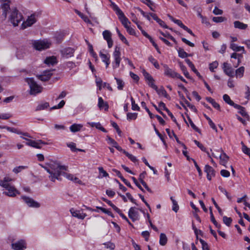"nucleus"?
<instances>
[{"mask_svg": "<svg viewBox=\"0 0 250 250\" xmlns=\"http://www.w3.org/2000/svg\"><path fill=\"white\" fill-rule=\"evenodd\" d=\"M40 166L49 173V179L54 182L56 180H60L61 175H63L69 180L77 183H81L82 181L78 178L74 177L73 175L67 173L65 171L68 169V167L65 165H62L60 163L55 161H50L45 165Z\"/></svg>", "mask_w": 250, "mask_h": 250, "instance_id": "1", "label": "nucleus"}, {"mask_svg": "<svg viewBox=\"0 0 250 250\" xmlns=\"http://www.w3.org/2000/svg\"><path fill=\"white\" fill-rule=\"evenodd\" d=\"M13 180L12 178L8 176L4 177L3 179H0V186L6 190L3 192V194L11 197H15L17 194H20V192L15 186L9 183L10 182Z\"/></svg>", "mask_w": 250, "mask_h": 250, "instance_id": "2", "label": "nucleus"}, {"mask_svg": "<svg viewBox=\"0 0 250 250\" xmlns=\"http://www.w3.org/2000/svg\"><path fill=\"white\" fill-rule=\"evenodd\" d=\"M25 82L27 83L30 87V94L36 95L42 92V87L37 84L33 78H26Z\"/></svg>", "mask_w": 250, "mask_h": 250, "instance_id": "3", "label": "nucleus"}, {"mask_svg": "<svg viewBox=\"0 0 250 250\" xmlns=\"http://www.w3.org/2000/svg\"><path fill=\"white\" fill-rule=\"evenodd\" d=\"M23 16L22 14L16 9H13L10 15L9 20L13 26H18L19 23L22 20Z\"/></svg>", "mask_w": 250, "mask_h": 250, "instance_id": "4", "label": "nucleus"}, {"mask_svg": "<svg viewBox=\"0 0 250 250\" xmlns=\"http://www.w3.org/2000/svg\"><path fill=\"white\" fill-rule=\"evenodd\" d=\"M111 5L113 10L116 12V14L118 16V18L121 21L123 25L125 23H130L128 19L125 16L124 13L119 8V7L114 3H112Z\"/></svg>", "mask_w": 250, "mask_h": 250, "instance_id": "5", "label": "nucleus"}, {"mask_svg": "<svg viewBox=\"0 0 250 250\" xmlns=\"http://www.w3.org/2000/svg\"><path fill=\"white\" fill-rule=\"evenodd\" d=\"M51 44V42L47 41H35L33 42V45L35 49L41 51L49 48Z\"/></svg>", "mask_w": 250, "mask_h": 250, "instance_id": "6", "label": "nucleus"}, {"mask_svg": "<svg viewBox=\"0 0 250 250\" xmlns=\"http://www.w3.org/2000/svg\"><path fill=\"white\" fill-rule=\"evenodd\" d=\"M113 55L114 60L112 62V65L113 68L115 69L119 67L120 62L121 61L120 47L116 46Z\"/></svg>", "mask_w": 250, "mask_h": 250, "instance_id": "7", "label": "nucleus"}, {"mask_svg": "<svg viewBox=\"0 0 250 250\" xmlns=\"http://www.w3.org/2000/svg\"><path fill=\"white\" fill-rule=\"evenodd\" d=\"M21 198L27 204V205L30 208H39L40 207L41 205L38 202L35 201L32 198L26 196H22Z\"/></svg>", "mask_w": 250, "mask_h": 250, "instance_id": "8", "label": "nucleus"}, {"mask_svg": "<svg viewBox=\"0 0 250 250\" xmlns=\"http://www.w3.org/2000/svg\"><path fill=\"white\" fill-rule=\"evenodd\" d=\"M38 17L37 13H34L29 16L25 21H24L21 25V27L25 29L27 27L31 26L37 21L36 17Z\"/></svg>", "mask_w": 250, "mask_h": 250, "instance_id": "9", "label": "nucleus"}, {"mask_svg": "<svg viewBox=\"0 0 250 250\" xmlns=\"http://www.w3.org/2000/svg\"><path fill=\"white\" fill-rule=\"evenodd\" d=\"M138 210V208L135 207H131L129 209L128 217L132 220L133 222H135V221L138 220L139 219L140 216ZM139 210L143 212L142 209H139Z\"/></svg>", "mask_w": 250, "mask_h": 250, "instance_id": "10", "label": "nucleus"}, {"mask_svg": "<svg viewBox=\"0 0 250 250\" xmlns=\"http://www.w3.org/2000/svg\"><path fill=\"white\" fill-rule=\"evenodd\" d=\"M163 67L164 68V75L165 76L173 79L177 78L179 73L170 68L167 64H163Z\"/></svg>", "mask_w": 250, "mask_h": 250, "instance_id": "11", "label": "nucleus"}, {"mask_svg": "<svg viewBox=\"0 0 250 250\" xmlns=\"http://www.w3.org/2000/svg\"><path fill=\"white\" fill-rule=\"evenodd\" d=\"M12 248L14 250H24L26 248V243L24 240H20L11 244Z\"/></svg>", "mask_w": 250, "mask_h": 250, "instance_id": "12", "label": "nucleus"}, {"mask_svg": "<svg viewBox=\"0 0 250 250\" xmlns=\"http://www.w3.org/2000/svg\"><path fill=\"white\" fill-rule=\"evenodd\" d=\"M21 138L27 141V142L26 143V144L27 146H32L35 148H41V144H46V143H44L41 140H39L38 141H33L32 140L27 139L26 138H24V137H21Z\"/></svg>", "mask_w": 250, "mask_h": 250, "instance_id": "13", "label": "nucleus"}, {"mask_svg": "<svg viewBox=\"0 0 250 250\" xmlns=\"http://www.w3.org/2000/svg\"><path fill=\"white\" fill-rule=\"evenodd\" d=\"M104 39L106 41L108 48H111L113 46V41L111 38L112 34L109 30H104L103 32Z\"/></svg>", "mask_w": 250, "mask_h": 250, "instance_id": "14", "label": "nucleus"}, {"mask_svg": "<svg viewBox=\"0 0 250 250\" xmlns=\"http://www.w3.org/2000/svg\"><path fill=\"white\" fill-rule=\"evenodd\" d=\"M52 70H45L42 74L37 76L38 78L42 81L45 82L50 79L52 76Z\"/></svg>", "mask_w": 250, "mask_h": 250, "instance_id": "15", "label": "nucleus"}, {"mask_svg": "<svg viewBox=\"0 0 250 250\" xmlns=\"http://www.w3.org/2000/svg\"><path fill=\"white\" fill-rule=\"evenodd\" d=\"M204 171L207 173V179L209 181L215 175V171L214 169L208 165L205 166Z\"/></svg>", "mask_w": 250, "mask_h": 250, "instance_id": "16", "label": "nucleus"}, {"mask_svg": "<svg viewBox=\"0 0 250 250\" xmlns=\"http://www.w3.org/2000/svg\"><path fill=\"white\" fill-rule=\"evenodd\" d=\"M74 49L71 47H67L61 50V54L62 57L68 58L73 56Z\"/></svg>", "mask_w": 250, "mask_h": 250, "instance_id": "17", "label": "nucleus"}, {"mask_svg": "<svg viewBox=\"0 0 250 250\" xmlns=\"http://www.w3.org/2000/svg\"><path fill=\"white\" fill-rule=\"evenodd\" d=\"M70 211L73 217L78 219H83L86 216L85 213L81 212L80 210H75L73 208H71Z\"/></svg>", "mask_w": 250, "mask_h": 250, "instance_id": "18", "label": "nucleus"}, {"mask_svg": "<svg viewBox=\"0 0 250 250\" xmlns=\"http://www.w3.org/2000/svg\"><path fill=\"white\" fill-rule=\"evenodd\" d=\"M223 69L225 73L229 77L234 76V71L231 66L227 62H224L223 64Z\"/></svg>", "mask_w": 250, "mask_h": 250, "instance_id": "19", "label": "nucleus"}, {"mask_svg": "<svg viewBox=\"0 0 250 250\" xmlns=\"http://www.w3.org/2000/svg\"><path fill=\"white\" fill-rule=\"evenodd\" d=\"M98 106L100 109H104L105 111H107L109 108V105L106 102H104L102 97H99Z\"/></svg>", "mask_w": 250, "mask_h": 250, "instance_id": "20", "label": "nucleus"}, {"mask_svg": "<svg viewBox=\"0 0 250 250\" xmlns=\"http://www.w3.org/2000/svg\"><path fill=\"white\" fill-rule=\"evenodd\" d=\"M99 55L102 61L105 63L106 68H107L110 63V55L104 54L102 51L100 52Z\"/></svg>", "mask_w": 250, "mask_h": 250, "instance_id": "21", "label": "nucleus"}, {"mask_svg": "<svg viewBox=\"0 0 250 250\" xmlns=\"http://www.w3.org/2000/svg\"><path fill=\"white\" fill-rule=\"evenodd\" d=\"M44 62L47 65H54V64H57L58 62L56 57L52 56L47 57L44 60Z\"/></svg>", "mask_w": 250, "mask_h": 250, "instance_id": "22", "label": "nucleus"}, {"mask_svg": "<svg viewBox=\"0 0 250 250\" xmlns=\"http://www.w3.org/2000/svg\"><path fill=\"white\" fill-rule=\"evenodd\" d=\"M230 48L234 51H242V53H246L245 48L243 46H238L236 44H235L234 43H230Z\"/></svg>", "mask_w": 250, "mask_h": 250, "instance_id": "23", "label": "nucleus"}, {"mask_svg": "<svg viewBox=\"0 0 250 250\" xmlns=\"http://www.w3.org/2000/svg\"><path fill=\"white\" fill-rule=\"evenodd\" d=\"M2 13V16L3 17L4 19L6 18L7 12L9 11L10 9L9 4L8 3H3L1 5Z\"/></svg>", "mask_w": 250, "mask_h": 250, "instance_id": "24", "label": "nucleus"}, {"mask_svg": "<svg viewBox=\"0 0 250 250\" xmlns=\"http://www.w3.org/2000/svg\"><path fill=\"white\" fill-rule=\"evenodd\" d=\"M233 23L234 26L235 28L245 30L248 27V25L247 24H245L238 21H235Z\"/></svg>", "mask_w": 250, "mask_h": 250, "instance_id": "25", "label": "nucleus"}, {"mask_svg": "<svg viewBox=\"0 0 250 250\" xmlns=\"http://www.w3.org/2000/svg\"><path fill=\"white\" fill-rule=\"evenodd\" d=\"M187 63L188 64L189 67L191 69V70L198 76L199 78H201L202 76H201L199 72L197 71V70L195 68L194 65L193 63L190 61V60L187 59L185 60Z\"/></svg>", "mask_w": 250, "mask_h": 250, "instance_id": "26", "label": "nucleus"}, {"mask_svg": "<svg viewBox=\"0 0 250 250\" xmlns=\"http://www.w3.org/2000/svg\"><path fill=\"white\" fill-rule=\"evenodd\" d=\"M91 127H95L96 128L101 130L104 132H106V130L103 127L100 123L88 122L87 123Z\"/></svg>", "mask_w": 250, "mask_h": 250, "instance_id": "27", "label": "nucleus"}, {"mask_svg": "<svg viewBox=\"0 0 250 250\" xmlns=\"http://www.w3.org/2000/svg\"><path fill=\"white\" fill-rule=\"evenodd\" d=\"M155 90L158 95L163 96L167 99L170 98L169 96L167 94V91L163 86L159 89L157 87V89H155Z\"/></svg>", "mask_w": 250, "mask_h": 250, "instance_id": "28", "label": "nucleus"}, {"mask_svg": "<svg viewBox=\"0 0 250 250\" xmlns=\"http://www.w3.org/2000/svg\"><path fill=\"white\" fill-rule=\"evenodd\" d=\"M220 164L223 166H225L227 163L229 157L226 155V153L223 152L220 155Z\"/></svg>", "mask_w": 250, "mask_h": 250, "instance_id": "29", "label": "nucleus"}, {"mask_svg": "<svg viewBox=\"0 0 250 250\" xmlns=\"http://www.w3.org/2000/svg\"><path fill=\"white\" fill-rule=\"evenodd\" d=\"M245 67L241 66L235 70V76L236 78H241L244 76Z\"/></svg>", "mask_w": 250, "mask_h": 250, "instance_id": "30", "label": "nucleus"}, {"mask_svg": "<svg viewBox=\"0 0 250 250\" xmlns=\"http://www.w3.org/2000/svg\"><path fill=\"white\" fill-rule=\"evenodd\" d=\"M144 36L149 40V41L152 44L153 46L155 48V49H156L157 52L158 53H160V51L159 49V47H158V45H157V44L154 41L153 39L146 32L144 33Z\"/></svg>", "mask_w": 250, "mask_h": 250, "instance_id": "31", "label": "nucleus"}, {"mask_svg": "<svg viewBox=\"0 0 250 250\" xmlns=\"http://www.w3.org/2000/svg\"><path fill=\"white\" fill-rule=\"evenodd\" d=\"M167 16L171 21H173L175 23L178 25L180 27H181L183 29L185 27L186 25H185L180 20L174 19L172 16H171L170 15H168Z\"/></svg>", "mask_w": 250, "mask_h": 250, "instance_id": "32", "label": "nucleus"}, {"mask_svg": "<svg viewBox=\"0 0 250 250\" xmlns=\"http://www.w3.org/2000/svg\"><path fill=\"white\" fill-rule=\"evenodd\" d=\"M82 127V125L74 124L70 126V130L72 132H76L80 131Z\"/></svg>", "mask_w": 250, "mask_h": 250, "instance_id": "33", "label": "nucleus"}, {"mask_svg": "<svg viewBox=\"0 0 250 250\" xmlns=\"http://www.w3.org/2000/svg\"><path fill=\"white\" fill-rule=\"evenodd\" d=\"M167 238L166 235L161 233L160 235L159 243L161 246H165L167 243Z\"/></svg>", "mask_w": 250, "mask_h": 250, "instance_id": "34", "label": "nucleus"}, {"mask_svg": "<svg viewBox=\"0 0 250 250\" xmlns=\"http://www.w3.org/2000/svg\"><path fill=\"white\" fill-rule=\"evenodd\" d=\"M209 211H210L211 221L213 223V224L215 226V227L216 228L220 229L221 228V225L218 224L217 222V221H216V220L213 216V213H212L211 207L209 208Z\"/></svg>", "mask_w": 250, "mask_h": 250, "instance_id": "35", "label": "nucleus"}, {"mask_svg": "<svg viewBox=\"0 0 250 250\" xmlns=\"http://www.w3.org/2000/svg\"><path fill=\"white\" fill-rule=\"evenodd\" d=\"M115 79L116 80L117 84L118 85L117 88L120 90H123L125 86V83L122 80L118 79L116 77H115Z\"/></svg>", "mask_w": 250, "mask_h": 250, "instance_id": "36", "label": "nucleus"}, {"mask_svg": "<svg viewBox=\"0 0 250 250\" xmlns=\"http://www.w3.org/2000/svg\"><path fill=\"white\" fill-rule=\"evenodd\" d=\"M178 55L180 58H185L190 55L188 54L187 52H186L182 48H179L178 49Z\"/></svg>", "mask_w": 250, "mask_h": 250, "instance_id": "37", "label": "nucleus"}, {"mask_svg": "<svg viewBox=\"0 0 250 250\" xmlns=\"http://www.w3.org/2000/svg\"><path fill=\"white\" fill-rule=\"evenodd\" d=\"M170 200L172 202V210L175 212H177L179 208L178 203L172 196L170 197Z\"/></svg>", "mask_w": 250, "mask_h": 250, "instance_id": "38", "label": "nucleus"}, {"mask_svg": "<svg viewBox=\"0 0 250 250\" xmlns=\"http://www.w3.org/2000/svg\"><path fill=\"white\" fill-rule=\"evenodd\" d=\"M49 106V104L47 102H44L39 104L36 108V110H42L48 108Z\"/></svg>", "mask_w": 250, "mask_h": 250, "instance_id": "39", "label": "nucleus"}, {"mask_svg": "<svg viewBox=\"0 0 250 250\" xmlns=\"http://www.w3.org/2000/svg\"><path fill=\"white\" fill-rule=\"evenodd\" d=\"M148 60L153 64L156 68L159 69L160 66L158 62L154 58H153L152 56H150L148 57Z\"/></svg>", "mask_w": 250, "mask_h": 250, "instance_id": "40", "label": "nucleus"}, {"mask_svg": "<svg viewBox=\"0 0 250 250\" xmlns=\"http://www.w3.org/2000/svg\"><path fill=\"white\" fill-rule=\"evenodd\" d=\"M194 143L203 151L206 152L209 157H210L209 153L207 151V149L204 146L197 140L194 141Z\"/></svg>", "mask_w": 250, "mask_h": 250, "instance_id": "41", "label": "nucleus"}, {"mask_svg": "<svg viewBox=\"0 0 250 250\" xmlns=\"http://www.w3.org/2000/svg\"><path fill=\"white\" fill-rule=\"evenodd\" d=\"M116 31L120 40L122 42H123L125 44H126L127 45H129V42H128L126 38L121 33V32L117 28H116Z\"/></svg>", "mask_w": 250, "mask_h": 250, "instance_id": "42", "label": "nucleus"}, {"mask_svg": "<svg viewBox=\"0 0 250 250\" xmlns=\"http://www.w3.org/2000/svg\"><path fill=\"white\" fill-rule=\"evenodd\" d=\"M124 154L133 163L138 162V160L136 157L129 153L128 152L124 151Z\"/></svg>", "mask_w": 250, "mask_h": 250, "instance_id": "43", "label": "nucleus"}, {"mask_svg": "<svg viewBox=\"0 0 250 250\" xmlns=\"http://www.w3.org/2000/svg\"><path fill=\"white\" fill-rule=\"evenodd\" d=\"M180 68H181V70L183 71L185 77L188 79H190L189 74L188 72V71H187L186 67L185 65H184L183 64H181Z\"/></svg>", "mask_w": 250, "mask_h": 250, "instance_id": "44", "label": "nucleus"}, {"mask_svg": "<svg viewBox=\"0 0 250 250\" xmlns=\"http://www.w3.org/2000/svg\"><path fill=\"white\" fill-rule=\"evenodd\" d=\"M141 105L143 108L145 109L150 118L152 119L154 117V115L152 114V113L150 111L149 109L147 107L146 104L145 102H141Z\"/></svg>", "mask_w": 250, "mask_h": 250, "instance_id": "45", "label": "nucleus"}, {"mask_svg": "<svg viewBox=\"0 0 250 250\" xmlns=\"http://www.w3.org/2000/svg\"><path fill=\"white\" fill-rule=\"evenodd\" d=\"M27 168V167L24 166L17 167L13 169V172H14L15 173L17 174L21 171L22 170L25 169Z\"/></svg>", "mask_w": 250, "mask_h": 250, "instance_id": "46", "label": "nucleus"}, {"mask_svg": "<svg viewBox=\"0 0 250 250\" xmlns=\"http://www.w3.org/2000/svg\"><path fill=\"white\" fill-rule=\"evenodd\" d=\"M224 101L228 104L231 105L233 104V102L230 99L229 96L227 94H224L223 96Z\"/></svg>", "mask_w": 250, "mask_h": 250, "instance_id": "47", "label": "nucleus"}, {"mask_svg": "<svg viewBox=\"0 0 250 250\" xmlns=\"http://www.w3.org/2000/svg\"><path fill=\"white\" fill-rule=\"evenodd\" d=\"M227 20V19L223 17H215L212 18V21L216 23L222 22Z\"/></svg>", "mask_w": 250, "mask_h": 250, "instance_id": "48", "label": "nucleus"}, {"mask_svg": "<svg viewBox=\"0 0 250 250\" xmlns=\"http://www.w3.org/2000/svg\"><path fill=\"white\" fill-rule=\"evenodd\" d=\"M76 13L83 20L86 22H89L90 21L89 19L87 16L84 15L83 13H82L79 11L76 10Z\"/></svg>", "mask_w": 250, "mask_h": 250, "instance_id": "49", "label": "nucleus"}, {"mask_svg": "<svg viewBox=\"0 0 250 250\" xmlns=\"http://www.w3.org/2000/svg\"><path fill=\"white\" fill-rule=\"evenodd\" d=\"M142 73L146 81L153 80L152 77L145 69H143Z\"/></svg>", "mask_w": 250, "mask_h": 250, "instance_id": "50", "label": "nucleus"}, {"mask_svg": "<svg viewBox=\"0 0 250 250\" xmlns=\"http://www.w3.org/2000/svg\"><path fill=\"white\" fill-rule=\"evenodd\" d=\"M239 113L243 117H245L246 118H247L248 120H249V114L247 113V112L246 111V110H245V107H243L242 106V108H241L239 111Z\"/></svg>", "mask_w": 250, "mask_h": 250, "instance_id": "51", "label": "nucleus"}, {"mask_svg": "<svg viewBox=\"0 0 250 250\" xmlns=\"http://www.w3.org/2000/svg\"><path fill=\"white\" fill-rule=\"evenodd\" d=\"M130 100H131V104H132V109L133 110L139 111L140 107L137 104H135V101H134V99L132 98V97H131Z\"/></svg>", "mask_w": 250, "mask_h": 250, "instance_id": "52", "label": "nucleus"}, {"mask_svg": "<svg viewBox=\"0 0 250 250\" xmlns=\"http://www.w3.org/2000/svg\"><path fill=\"white\" fill-rule=\"evenodd\" d=\"M106 140L107 141L108 144L112 145L114 147L118 145V143L114 139H113L109 136H107Z\"/></svg>", "mask_w": 250, "mask_h": 250, "instance_id": "53", "label": "nucleus"}, {"mask_svg": "<svg viewBox=\"0 0 250 250\" xmlns=\"http://www.w3.org/2000/svg\"><path fill=\"white\" fill-rule=\"evenodd\" d=\"M137 9L141 13V14L146 18L148 21H150V16L149 13L147 14L145 13L143 10H142L140 8L137 7Z\"/></svg>", "mask_w": 250, "mask_h": 250, "instance_id": "54", "label": "nucleus"}, {"mask_svg": "<svg viewBox=\"0 0 250 250\" xmlns=\"http://www.w3.org/2000/svg\"><path fill=\"white\" fill-rule=\"evenodd\" d=\"M223 220L224 224H225L227 226H229L232 221L231 218L228 217L227 216H224Z\"/></svg>", "mask_w": 250, "mask_h": 250, "instance_id": "55", "label": "nucleus"}, {"mask_svg": "<svg viewBox=\"0 0 250 250\" xmlns=\"http://www.w3.org/2000/svg\"><path fill=\"white\" fill-rule=\"evenodd\" d=\"M65 104V101L64 100L61 101L57 105H55L50 108V110L59 109L62 108Z\"/></svg>", "mask_w": 250, "mask_h": 250, "instance_id": "56", "label": "nucleus"}, {"mask_svg": "<svg viewBox=\"0 0 250 250\" xmlns=\"http://www.w3.org/2000/svg\"><path fill=\"white\" fill-rule=\"evenodd\" d=\"M98 170H99L100 174H102V176H101L102 178L108 177V176H109L108 174L106 172V171H105L103 167H98Z\"/></svg>", "mask_w": 250, "mask_h": 250, "instance_id": "57", "label": "nucleus"}, {"mask_svg": "<svg viewBox=\"0 0 250 250\" xmlns=\"http://www.w3.org/2000/svg\"><path fill=\"white\" fill-rule=\"evenodd\" d=\"M104 245L105 246V247L111 250H113L115 249V246L114 244L113 243H111V242H107L106 243H104Z\"/></svg>", "mask_w": 250, "mask_h": 250, "instance_id": "58", "label": "nucleus"}, {"mask_svg": "<svg viewBox=\"0 0 250 250\" xmlns=\"http://www.w3.org/2000/svg\"><path fill=\"white\" fill-rule=\"evenodd\" d=\"M137 117L136 113H128L127 114V119L128 120H135Z\"/></svg>", "mask_w": 250, "mask_h": 250, "instance_id": "59", "label": "nucleus"}, {"mask_svg": "<svg viewBox=\"0 0 250 250\" xmlns=\"http://www.w3.org/2000/svg\"><path fill=\"white\" fill-rule=\"evenodd\" d=\"M199 241L202 244V250H209L208 244L204 240L200 239Z\"/></svg>", "mask_w": 250, "mask_h": 250, "instance_id": "60", "label": "nucleus"}, {"mask_svg": "<svg viewBox=\"0 0 250 250\" xmlns=\"http://www.w3.org/2000/svg\"><path fill=\"white\" fill-rule=\"evenodd\" d=\"M67 146L70 148L72 151H77V148L76 147V144L74 143L71 142L67 144Z\"/></svg>", "mask_w": 250, "mask_h": 250, "instance_id": "61", "label": "nucleus"}, {"mask_svg": "<svg viewBox=\"0 0 250 250\" xmlns=\"http://www.w3.org/2000/svg\"><path fill=\"white\" fill-rule=\"evenodd\" d=\"M246 92L245 98L247 100H250V88L249 86L246 85L245 86Z\"/></svg>", "mask_w": 250, "mask_h": 250, "instance_id": "62", "label": "nucleus"}, {"mask_svg": "<svg viewBox=\"0 0 250 250\" xmlns=\"http://www.w3.org/2000/svg\"><path fill=\"white\" fill-rule=\"evenodd\" d=\"M12 117L10 113H2L0 114V119L7 120Z\"/></svg>", "mask_w": 250, "mask_h": 250, "instance_id": "63", "label": "nucleus"}, {"mask_svg": "<svg viewBox=\"0 0 250 250\" xmlns=\"http://www.w3.org/2000/svg\"><path fill=\"white\" fill-rule=\"evenodd\" d=\"M218 63L217 62H214L209 64V69L211 72H214V69L218 66Z\"/></svg>", "mask_w": 250, "mask_h": 250, "instance_id": "64", "label": "nucleus"}]
</instances>
